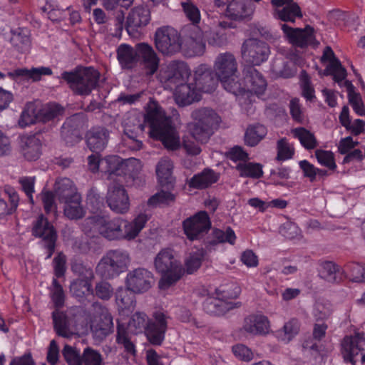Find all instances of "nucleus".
<instances>
[{
	"instance_id": "f257e3e1",
	"label": "nucleus",
	"mask_w": 365,
	"mask_h": 365,
	"mask_svg": "<svg viewBox=\"0 0 365 365\" xmlns=\"http://www.w3.org/2000/svg\"><path fill=\"white\" fill-rule=\"evenodd\" d=\"M145 126L149 128L150 136L160 140L167 150H176L180 148V136L171 118L157 104L149 106L143 122L138 115L129 114L124 120V133L128 138L140 137Z\"/></svg>"
},
{
	"instance_id": "f03ea898",
	"label": "nucleus",
	"mask_w": 365,
	"mask_h": 365,
	"mask_svg": "<svg viewBox=\"0 0 365 365\" xmlns=\"http://www.w3.org/2000/svg\"><path fill=\"white\" fill-rule=\"evenodd\" d=\"M167 319L168 316L160 311L155 312L151 319L143 312H136L132 316L128 326L140 331L144 329L148 341L152 344L158 346L165 339L168 328Z\"/></svg>"
},
{
	"instance_id": "7ed1b4c3",
	"label": "nucleus",
	"mask_w": 365,
	"mask_h": 365,
	"mask_svg": "<svg viewBox=\"0 0 365 365\" xmlns=\"http://www.w3.org/2000/svg\"><path fill=\"white\" fill-rule=\"evenodd\" d=\"M154 264L157 272L162 275L159 281V287L162 289H167L175 284L183 274L181 263L175 258L171 249L160 250L155 258Z\"/></svg>"
},
{
	"instance_id": "20e7f679",
	"label": "nucleus",
	"mask_w": 365,
	"mask_h": 365,
	"mask_svg": "<svg viewBox=\"0 0 365 365\" xmlns=\"http://www.w3.org/2000/svg\"><path fill=\"white\" fill-rule=\"evenodd\" d=\"M61 78L66 81L74 94L86 96L98 86L100 73L92 67L76 68L63 72Z\"/></svg>"
},
{
	"instance_id": "39448f33",
	"label": "nucleus",
	"mask_w": 365,
	"mask_h": 365,
	"mask_svg": "<svg viewBox=\"0 0 365 365\" xmlns=\"http://www.w3.org/2000/svg\"><path fill=\"white\" fill-rule=\"evenodd\" d=\"M191 117L193 122L190 123L189 128L192 136L202 143H206L218 126L220 116L211 108H200L194 110Z\"/></svg>"
},
{
	"instance_id": "423d86ee",
	"label": "nucleus",
	"mask_w": 365,
	"mask_h": 365,
	"mask_svg": "<svg viewBox=\"0 0 365 365\" xmlns=\"http://www.w3.org/2000/svg\"><path fill=\"white\" fill-rule=\"evenodd\" d=\"M214 71L226 91L230 93L240 91V84L235 83L238 79L237 63L232 53H220L215 58Z\"/></svg>"
},
{
	"instance_id": "0eeeda50",
	"label": "nucleus",
	"mask_w": 365,
	"mask_h": 365,
	"mask_svg": "<svg viewBox=\"0 0 365 365\" xmlns=\"http://www.w3.org/2000/svg\"><path fill=\"white\" fill-rule=\"evenodd\" d=\"M130 263L128 252L123 250L108 251L96 267V273L106 279L113 278L123 272Z\"/></svg>"
},
{
	"instance_id": "6e6552de",
	"label": "nucleus",
	"mask_w": 365,
	"mask_h": 365,
	"mask_svg": "<svg viewBox=\"0 0 365 365\" xmlns=\"http://www.w3.org/2000/svg\"><path fill=\"white\" fill-rule=\"evenodd\" d=\"M181 33L170 26H163L155 32V46L165 56H172L181 51Z\"/></svg>"
},
{
	"instance_id": "1a4fd4ad",
	"label": "nucleus",
	"mask_w": 365,
	"mask_h": 365,
	"mask_svg": "<svg viewBox=\"0 0 365 365\" xmlns=\"http://www.w3.org/2000/svg\"><path fill=\"white\" fill-rule=\"evenodd\" d=\"M85 225L88 227L90 230L97 231L110 240H121V217H115L108 220L104 216L93 215L85 220Z\"/></svg>"
},
{
	"instance_id": "9d476101",
	"label": "nucleus",
	"mask_w": 365,
	"mask_h": 365,
	"mask_svg": "<svg viewBox=\"0 0 365 365\" xmlns=\"http://www.w3.org/2000/svg\"><path fill=\"white\" fill-rule=\"evenodd\" d=\"M181 51L187 57L201 56L205 50L202 31L199 26H185L181 31Z\"/></svg>"
},
{
	"instance_id": "9b49d317",
	"label": "nucleus",
	"mask_w": 365,
	"mask_h": 365,
	"mask_svg": "<svg viewBox=\"0 0 365 365\" xmlns=\"http://www.w3.org/2000/svg\"><path fill=\"white\" fill-rule=\"evenodd\" d=\"M341 354L346 362L356 365L360 361L365 364V336L356 333L354 336H346L341 341Z\"/></svg>"
},
{
	"instance_id": "f8f14e48",
	"label": "nucleus",
	"mask_w": 365,
	"mask_h": 365,
	"mask_svg": "<svg viewBox=\"0 0 365 365\" xmlns=\"http://www.w3.org/2000/svg\"><path fill=\"white\" fill-rule=\"evenodd\" d=\"M243 78L235 83L240 84L241 88L237 92H231L234 95L242 94L245 92L253 93L257 96L264 93L267 88V81L262 74L253 66H247L244 68Z\"/></svg>"
},
{
	"instance_id": "ddd939ff",
	"label": "nucleus",
	"mask_w": 365,
	"mask_h": 365,
	"mask_svg": "<svg viewBox=\"0 0 365 365\" xmlns=\"http://www.w3.org/2000/svg\"><path fill=\"white\" fill-rule=\"evenodd\" d=\"M182 228L191 241L201 239L211 228V221L207 212L200 211L182 222Z\"/></svg>"
},
{
	"instance_id": "4468645a",
	"label": "nucleus",
	"mask_w": 365,
	"mask_h": 365,
	"mask_svg": "<svg viewBox=\"0 0 365 365\" xmlns=\"http://www.w3.org/2000/svg\"><path fill=\"white\" fill-rule=\"evenodd\" d=\"M243 59L252 66H259L266 61L269 55V47L267 43L256 38H250L245 41L242 46Z\"/></svg>"
},
{
	"instance_id": "2eb2a0df",
	"label": "nucleus",
	"mask_w": 365,
	"mask_h": 365,
	"mask_svg": "<svg viewBox=\"0 0 365 365\" xmlns=\"http://www.w3.org/2000/svg\"><path fill=\"white\" fill-rule=\"evenodd\" d=\"M32 235L36 237L42 238L44 247L47 250L46 259L51 257L56 247L57 234L53 226L43 215H39L33 222Z\"/></svg>"
},
{
	"instance_id": "dca6fc26",
	"label": "nucleus",
	"mask_w": 365,
	"mask_h": 365,
	"mask_svg": "<svg viewBox=\"0 0 365 365\" xmlns=\"http://www.w3.org/2000/svg\"><path fill=\"white\" fill-rule=\"evenodd\" d=\"M160 58L152 46L148 43H138V61L143 73L151 76L157 72L160 66Z\"/></svg>"
},
{
	"instance_id": "f3484780",
	"label": "nucleus",
	"mask_w": 365,
	"mask_h": 365,
	"mask_svg": "<svg viewBox=\"0 0 365 365\" xmlns=\"http://www.w3.org/2000/svg\"><path fill=\"white\" fill-rule=\"evenodd\" d=\"M106 202L108 207L116 214L127 213L130 209L128 195L124 187L117 183L108 186Z\"/></svg>"
},
{
	"instance_id": "a211bd4d",
	"label": "nucleus",
	"mask_w": 365,
	"mask_h": 365,
	"mask_svg": "<svg viewBox=\"0 0 365 365\" xmlns=\"http://www.w3.org/2000/svg\"><path fill=\"white\" fill-rule=\"evenodd\" d=\"M153 283V273L143 267L130 270L125 278L126 287L133 293L145 292L152 287Z\"/></svg>"
},
{
	"instance_id": "6ab92c4d",
	"label": "nucleus",
	"mask_w": 365,
	"mask_h": 365,
	"mask_svg": "<svg viewBox=\"0 0 365 365\" xmlns=\"http://www.w3.org/2000/svg\"><path fill=\"white\" fill-rule=\"evenodd\" d=\"M280 26L287 38L295 46L304 48L314 40V29L311 26H307L304 29H294L286 23Z\"/></svg>"
},
{
	"instance_id": "aec40b11",
	"label": "nucleus",
	"mask_w": 365,
	"mask_h": 365,
	"mask_svg": "<svg viewBox=\"0 0 365 365\" xmlns=\"http://www.w3.org/2000/svg\"><path fill=\"white\" fill-rule=\"evenodd\" d=\"M271 4L276 8L274 17L284 22L294 23L302 16L300 7L293 0H271Z\"/></svg>"
},
{
	"instance_id": "412c9836",
	"label": "nucleus",
	"mask_w": 365,
	"mask_h": 365,
	"mask_svg": "<svg viewBox=\"0 0 365 365\" xmlns=\"http://www.w3.org/2000/svg\"><path fill=\"white\" fill-rule=\"evenodd\" d=\"M194 79L197 89L205 93L212 92L220 81L215 71L206 65H200L196 68Z\"/></svg>"
},
{
	"instance_id": "4be33fe9",
	"label": "nucleus",
	"mask_w": 365,
	"mask_h": 365,
	"mask_svg": "<svg viewBox=\"0 0 365 365\" xmlns=\"http://www.w3.org/2000/svg\"><path fill=\"white\" fill-rule=\"evenodd\" d=\"M150 20V11L143 6L133 9L126 19L125 29L129 35L134 36L138 29L146 26Z\"/></svg>"
},
{
	"instance_id": "5701e85b",
	"label": "nucleus",
	"mask_w": 365,
	"mask_h": 365,
	"mask_svg": "<svg viewBox=\"0 0 365 365\" xmlns=\"http://www.w3.org/2000/svg\"><path fill=\"white\" fill-rule=\"evenodd\" d=\"M270 324L263 314H251L244 319L242 329L251 335H264L269 331Z\"/></svg>"
},
{
	"instance_id": "b1692460",
	"label": "nucleus",
	"mask_w": 365,
	"mask_h": 365,
	"mask_svg": "<svg viewBox=\"0 0 365 365\" xmlns=\"http://www.w3.org/2000/svg\"><path fill=\"white\" fill-rule=\"evenodd\" d=\"M190 74V71L186 63L180 61H173L168 66L167 81L175 86L184 83Z\"/></svg>"
},
{
	"instance_id": "393cba45",
	"label": "nucleus",
	"mask_w": 365,
	"mask_h": 365,
	"mask_svg": "<svg viewBox=\"0 0 365 365\" xmlns=\"http://www.w3.org/2000/svg\"><path fill=\"white\" fill-rule=\"evenodd\" d=\"M80 115L75 114L67 118L63 124L61 129V135L65 143L68 146H72L80 141L79 126Z\"/></svg>"
},
{
	"instance_id": "a878e982",
	"label": "nucleus",
	"mask_w": 365,
	"mask_h": 365,
	"mask_svg": "<svg viewBox=\"0 0 365 365\" xmlns=\"http://www.w3.org/2000/svg\"><path fill=\"white\" fill-rule=\"evenodd\" d=\"M108 136V131L105 128H93L87 133V145L92 152L99 153L106 148Z\"/></svg>"
},
{
	"instance_id": "bb28decb",
	"label": "nucleus",
	"mask_w": 365,
	"mask_h": 365,
	"mask_svg": "<svg viewBox=\"0 0 365 365\" xmlns=\"http://www.w3.org/2000/svg\"><path fill=\"white\" fill-rule=\"evenodd\" d=\"M148 220V215L143 213L139 214L132 222H129L122 218L121 240L125 239L130 240L135 239L145 227Z\"/></svg>"
},
{
	"instance_id": "cd10ccee",
	"label": "nucleus",
	"mask_w": 365,
	"mask_h": 365,
	"mask_svg": "<svg viewBox=\"0 0 365 365\" xmlns=\"http://www.w3.org/2000/svg\"><path fill=\"white\" fill-rule=\"evenodd\" d=\"M116 52L117 59L123 69L131 70L137 65L138 43L135 48L128 44H120Z\"/></svg>"
},
{
	"instance_id": "c85d7f7f",
	"label": "nucleus",
	"mask_w": 365,
	"mask_h": 365,
	"mask_svg": "<svg viewBox=\"0 0 365 365\" xmlns=\"http://www.w3.org/2000/svg\"><path fill=\"white\" fill-rule=\"evenodd\" d=\"M175 100L180 106L190 105L200 101V96L195 88L191 84L181 83L176 86L174 93Z\"/></svg>"
},
{
	"instance_id": "c756f323",
	"label": "nucleus",
	"mask_w": 365,
	"mask_h": 365,
	"mask_svg": "<svg viewBox=\"0 0 365 365\" xmlns=\"http://www.w3.org/2000/svg\"><path fill=\"white\" fill-rule=\"evenodd\" d=\"M173 163L168 158H161L156 165V175L162 187H173L175 178L173 176Z\"/></svg>"
},
{
	"instance_id": "7c9ffc66",
	"label": "nucleus",
	"mask_w": 365,
	"mask_h": 365,
	"mask_svg": "<svg viewBox=\"0 0 365 365\" xmlns=\"http://www.w3.org/2000/svg\"><path fill=\"white\" fill-rule=\"evenodd\" d=\"M252 13L250 4L243 0H233L229 4L224 11V15L234 21L242 20Z\"/></svg>"
},
{
	"instance_id": "2f4dec72",
	"label": "nucleus",
	"mask_w": 365,
	"mask_h": 365,
	"mask_svg": "<svg viewBox=\"0 0 365 365\" xmlns=\"http://www.w3.org/2000/svg\"><path fill=\"white\" fill-rule=\"evenodd\" d=\"M52 73V70L49 67L41 66L33 67L31 69H16L13 72L8 73V75L16 80L23 78L26 80L31 79L33 81H38L43 76H51Z\"/></svg>"
},
{
	"instance_id": "473e14b6",
	"label": "nucleus",
	"mask_w": 365,
	"mask_h": 365,
	"mask_svg": "<svg viewBox=\"0 0 365 365\" xmlns=\"http://www.w3.org/2000/svg\"><path fill=\"white\" fill-rule=\"evenodd\" d=\"M219 175L211 169H204L201 173L194 175L188 182L190 187L195 189H205L216 182Z\"/></svg>"
},
{
	"instance_id": "72a5a7b5",
	"label": "nucleus",
	"mask_w": 365,
	"mask_h": 365,
	"mask_svg": "<svg viewBox=\"0 0 365 365\" xmlns=\"http://www.w3.org/2000/svg\"><path fill=\"white\" fill-rule=\"evenodd\" d=\"M101 166L104 168L105 173L110 176L112 175L120 176L130 170L126 161L117 155L108 156L102 160Z\"/></svg>"
},
{
	"instance_id": "f704fd0d",
	"label": "nucleus",
	"mask_w": 365,
	"mask_h": 365,
	"mask_svg": "<svg viewBox=\"0 0 365 365\" xmlns=\"http://www.w3.org/2000/svg\"><path fill=\"white\" fill-rule=\"evenodd\" d=\"M204 311L210 315L221 316L234 308L232 302L215 297H207L203 302Z\"/></svg>"
},
{
	"instance_id": "c9c22d12",
	"label": "nucleus",
	"mask_w": 365,
	"mask_h": 365,
	"mask_svg": "<svg viewBox=\"0 0 365 365\" xmlns=\"http://www.w3.org/2000/svg\"><path fill=\"white\" fill-rule=\"evenodd\" d=\"M55 192L61 202L71 200L76 195H81L77 192L73 181L67 178L59 179L56 182Z\"/></svg>"
},
{
	"instance_id": "e433bc0d",
	"label": "nucleus",
	"mask_w": 365,
	"mask_h": 365,
	"mask_svg": "<svg viewBox=\"0 0 365 365\" xmlns=\"http://www.w3.org/2000/svg\"><path fill=\"white\" fill-rule=\"evenodd\" d=\"M95 336L102 340L113 331V317L108 310L102 309L99 322L93 327Z\"/></svg>"
},
{
	"instance_id": "4c0bfd02",
	"label": "nucleus",
	"mask_w": 365,
	"mask_h": 365,
	"mask_svg": "<svg viewBox=\"0 0 365 365\" xmlns=\"http://www.w3.org/2000/svg\"><path fill=\"white\" fill-rule=\"evenodd\" d=\"M41 148L40 140L34 135L22 140L21 152L27 160H36L41 155Z\"/></svg>"
},
{
	"instance_id": "58836bf2",
	"label": "nucleus",
	"mask_w": 365,
	"mask_h": 365,
	"mask_svg": "<svg viewBox=\"0 0 365 365\" xmlns=\"http://www.w3.org/2000/svg\"><path fill=\"white\" fill-rule=\"evenodd\" d=\"M64 215L70 220H78L86 215V210L81 205V196L76 195L74 198L63 202Z\"/></svg>"
},
{
	"instance_id": "ea45409f",
	"label": "nucleus",
	"mask_w": 365,
	"mask_h": 365,
	"mask_svg": "<svg viewBox=\"0 0 365 365\" xmlns=\"http://www.w3.org/2000/svg\"><path fill=\"white\" fill-rule=\"evenodd\" d=\"M54 329L56 334L64 338H70L73 332L71 330L67 316L62 312L56 309L52 313Z\"/></svg>"
},
{
	"instance_id": "a19ab883",
	"label": "nucleus",
	"mask_w": 365,
	"mask_h": 365,
	"mask_svg": "<svg viewBox=\"0 0 365 365\" xmlns=\"http://www.w3.org/2000/svg\"><path fill=\"white\" fill-rule=\"evenodd\" d=\"M9 202L0 199V219H5L7 216L13 215L19 205V197L14 190L6 191Z\"/></svg>"
},
{
	"instance_id": "79ce46f5",
	"label": "nucleus",
	"mask_w": 365,
	"mask_h": 365,
	"mask_svg": "<svg viewBox=\"0 0 365 365\" xmlns=\"http://www.w3.org/2000/svg\"><path fill=\"white\" fill-rule=\"evenodd\" d=\"M242 178L254 179L260 178L263 175L262 165L260 163L252 162H240L235 167Z\"/></svg>"
},
{
	"instance_id": "37998d69",
	"label": "nucleus",
	"mask_w": 365,
	"mask_h": 365,
	"mask_svg": "<svg viewBox=\"0 0 365 365\" xmlns=\"http://www.w3.org/2000/svg\"><path fill=\"white\" fill-rule=\"evenodd\" d=\"M205 253V250L201 248L192 250L187 254L185 259V268L187 274H193L201 267Z\"/></svg>"
},
{
	"instance_id": "c03bdc74",
	"label": "nucleus",
	"mask_w": 365,
	"mask_h": 365,
	"mask_svg": "<svg viewBox=\"0 0 365 365\" xmlns=\"http://www.w3.org/2000/svg\"><path fill=\"white\" fill-rule=\"evenodd\" d=\"M341 273L340 267L333 262L327 261L321 264L319 276L329 282H339Z\"/></svg>"
},
{
	"instance_id": "a18cd8bd",
	"label": "nucleus",
	"mask_w": 365,
	"mask_h": 365,
	"mask_svg": "<svg viewBox=\"0 0 365 365\" xmlns=\"http://www.w3.org/2000/svg\"><path fill=\"white\" fill-rule=\"evenodd\" d=\"M267 134V128L261 124H255L247 128L245 134V144L253 147L259 143Z\"/></svg>"
},
{
	"instance_id": "49530a36",
	"label": "nucleus",
	"mask_w": 365,
	"mask_h": 365,
	"mask_svg": "<svg viewBox=\"0 0 365 365\" xmlns=\"http://www.w3.org/2000/svg\"><path fill=\"white\" fill-rule=\"evenodd\" d=\"M38 110V121L46 123L57 118L63 113V108L57 103H48Z\"/></svg>"
},
{
	"instance_id": "de8ad7c7",
	"label": "nucleus",
	"mask_w": 365,
	"mask_h": 365,
	"mask_svg": "<svg viewBox=\"0 0 365 365\" xmlns=\"http://www.w3.org/2000/svg\"><path fill=\"white\" fill-rule=\"evenodd\" d=\"M38 121V110L36 109V104L33 102H29L26 104L19 120V125L21 128H25L29 125Z\"/></svg>"
},
{
	"instance_id": "09e8293b",
	"label": "nucleus",
	"mask_w": 365,
	"mask_h": 365,
	"mask_svg": "<svg viewBox=\"0 0 365 365\" xmlns=\"http://www.w3.org/2000/svg\"><path fill=\"white\" fill-rule=\"evenodd\" d=\"M182 10L187 18L191 22L187 26H198L201 20V14L199 8L191 0H185L180 3Z\"/></svg>"
},
{
	"instance_id": "8fccbe9b",
	"label": "nucleus",
	"mask_w": 365,
	"mask_h": 365,
	"mask_svg": "<svg viewBox=\"0 0 365 365\" xmlns=\"http://www.w3.org/2000/svg\"><path fill=\"white\" fill-rule=\"evenodd\" d=\"M342 272L353 282H365V267L361 264L349 262L344 266Z\"/></svg>"
},
{
	"instance_id": "3c124183",
	"label": "nucleus",
	"mask_w": 365,
	"mask_h": 365,
	"mask_svg": "<svg viewBox=\"0 0 365 365\" xmlns=\"http://www.w3.org/2000/svg\"><path fill=\"white\" fill-rule=\"evenodd\" d=\"M212 235L213 239L208 242L210 245L225 242L234 245L236 240L235 233L230 227H227L225 230L215 228L212 230Z\"/></svg>"
},
{
	"instance_id": "603ef678",
	"label": "nucleus",
	"mask_w": 365,
	"mask_h": 365,
	"mask_svg": "<svg viewBox=\"0 0 365 365\" xmlns=\"http://www.w3.org/2000/svg\"><path fill=\"white\" fill-rule=\"evenodd\" d=\"M294 136L299 139L301 144L307 150L314 149L317 146V139L313 133L304 128L300 127L292 130Z\"/></svg>"
},
{
	"instance_id": "864d4df0",
	"label": "nucleus",
	"mask_w": 365,
	"mask_h": 365,
	"mask_svg": "<svg viewBox=\"0 0 365 365\" xmlns=\"http://www.w3.org/2000/svg\"><path fill=\"white\" fill-rule=\"evenodd\" d=\"M344 84L346 87L349 101L352 108L359 115H364L365 109L361 96L354 91V87L351 82L346 81Z\"/></svg>"
},
{
	"instance_id": "5fc2aeb1",
	"label": "nucleus",
	"mask_w": 365,
	"mask_h": 365,
	"mask_svg": "<svg viewBox=\"0 0 365 365\" xmlns=\"http://www.w3.org/2000/svg\"><path fill=\"white\" fill-rule=\"evenodd\" d=\"M115 300L122 309H129L135 306L133 292L127 287L126 288L120 287L117 289Z\"/></svg>"
},
{
	"instance_id": "6e6d98bb",
	"label": "nucleus",
	"mask_w": 365,
	"mask_h": 365,
	"mask_svg": "<svg viewBox=\"0 0 365 365\" xmlns=\"http://www.w3.org/2000/svg\"><path fill=\"white\" fill-rule=\"evenodd\" d=\"M299 330V323L296 319H292L284 324L282 330L278 331V336L282 341L288 343L297 335Z\"/></svg>"
},
{
	"instance_id": "4d7b16f0",
	"label": "nucleus",
	"mask_w": 365,
	"mask_h": 365,
	"mask_svg": "<svg viewBox=\"0 0 365 365\" xmlns=\"http://www.w3.org/2000/svg\"><path fill=\"white\" fill-rule=\"evenodd\" d=\"M175 200L174 194L163 190L150 197L148 200V205L152 207L169 205Z\"/></svg>"
},
{
	"instance_id": "13d9d810",
	"label": "nucleus",
	"mask_w": 365,
	"mask_h": 365,
	"mask_svg": "<svg viewBox=\"0 0 365 365\" xmlns=\"http://www.w3.org/2000/svg\"><path fill=\"white\" fill-rule=\"evenodd\" d=\"M70 292L77 298H83L86 295L93 293L92 283L76 279L70 285Z\"/></svg>"
},
{
	"instance_id": "bf43d9fd",
	"label": "nucleus",
	"mask_w": 365,
	"mask_h": 365,
	"mask_svg": "<svg viewBox=\"0 0 365 365\" xmlns=\"http://www.w3.org/2000/svg\"><path fill=\"white\" fill-rule=\"evenodd\" d=\"M116 341L118 344H123L127 352L133 354L135 353V345L130 341L124 324H118Z\"/></svg>"
},
{
	"instance_id": "052dcab7",
	"label": "nucleus",
	"mask_w": 365,
	"mask_h": 365,
	"mask_svg": "<svg viewBox=\"0 0 365 365\" xmlns=\"http://www.w3.org/2000/svg\"><path fill=\"white\" fill-rule=\"evenodd\" d=\"M62 354L68 365H83V354L76 348L65 345Z\"/></svg>"
},
{
	"instance_id": "680f3d73",
	"label": "nucleus",
	"mask_w": 365,
	"mask_h": 365,
	"mask_svg": "<svg viewBox=\"0 0 365 365\" xmlns=\"http://www.w3.org/2000/svg\"><path fill=\"white\" fill-rule=\"evenodd\" d=\"M315 156L319 163L322 165L327 167L329 170H334L336 165L334 160V155L330 150H317L315 151Z\"/></svg>"
},
{
	"instance_id": "e2e57ef3",
	"label": "nucleus",
	"mask_w": 365,
	"mask_h": 365,
	"mask_svg": "<svg viewBox=\"0 0 365 365\" xmlns=\"http://www.w3.org/2000/svg\"><path fill=\"white\" fill-rule=\"evenodd\" d=\"M83 365H104L101 354L96 350L86 347L83 351Z\"/></svg>"
},
{
	"instance_id": "0e129e2a",
	"label": "nucleus",
	"mask_w": 365,
	"mask_h": 365,
	"mask_svg": "<svg viewBox=\"0 0 365 365\" xmlns=\"http://www.w3.org/2000/svg\"><path fill=\"white\" fill-rule=\"evenodd\" d=\"M72 270L78 276L77 279H81L86 282L92 283L94 278L93 269L81 263H76L72 266Z\"/></svg>"
},
{
	"instance_id": "69168bd1",
	"label": "nucleus",
	"mask_w": 365,
	"mask_h": 365,
	"mask_svg": "<svg viewBox=\"0 0 365 365\" xmlns=\"http://www.w3.org/2000/svg\"><path fill=\"white\" fill-rule=\"evenodd\" d=\"M53 289L51 290V299L56 309L62 307L64 304L65 295L62 287L56 279H53Z\"/></svg>"
},
{
	"instance_id": "338daca9",
	"label": "nucleus",
	"mask_w": 365,
	"mask_h": 365,
	"mask_svg": "<svg viewBox=\"0 0 365 365\" xmlns=\"http://www.w3.org/2000/svg\"><path fill=\"white\" fill-rule=\"evenodd\" d=\"M11 42L18 50L26 51L30 46V38L24 32L14 33L11 38Z\"/></svg>"
},
{
	"instance_id": "774afa93",
	"label": "nucleus",
	"mask_w": 365,
	"mask_h": 365,
	"mask_svg": "<svg viewBox=\"0 0 365 365\" xmlns=\"http://www.w3.org/2000/svg\"><path fill=\"white\" fill-rule=\"evenodd\" d=\"M95 295L101 299L108 300L113 294V289L110 283L101 281L96 283L94 290Z\"/></svg>"
}]
</instances>
